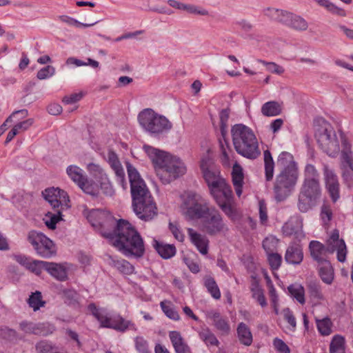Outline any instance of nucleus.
Instances as JSON below:
<instances>
[{"label": "nucleus", "mask_w": 353, "mask_h": 353, "mask_svg": "<svg viewBox=\"0 0 353 353\" xmlns=\"http://www.w3.org/2000/svg\"><path fill=\"white\" fill-rule=\"evenodd\" d=\"M113 227L112 232H103L102 235L127 257L141 258L145 254L144 242L139 232L128 221L119 219L115 224L113 219L108 220Z\"/></svg>", "instance_id": "obj_1"}, {"label": "nucleus", "mask_w": 353, "mask_h": 353, "mask_svg": "<svg viewBox=\"0 0 353 353\" xmlns=\"http://www.w3.org/2000/svg\"><path fill=\"white\" fill-rule=\"evenodd\" d=\"M143 149L152 161L163 183H169L185 174L186 168L179 157L148 145H144Z\"/></svg>", "instance_id": "obj_2"}, {"label": "nucleus", "mask_w": 353, "mask_h": 353, "mask_svg": "<svg viewBox=\"0 0 353 353\" xmlns=\"http://www.w3.org/2000/svg\"><path fill=\"white\" fill-rule=\"evenodd\" d=\"M322 194L320 174L312 164L305 165L303 181L298 194L297 208L301 212L305 213L319 203Z\"/></svg>", "instance_id": "obj_3"}, {"label": "nucleus", "mask_w": 353, "mask_h": 353, "mask_svg": "<svg viewBox=\"0 0 353 353\" xmlns=\"http://www.w3.org/2000/svg\"><path fill=\"white\" fill-rule=\"evenodd\" d=\"M210 195L223 212L232 221L239 219L235 208L234 196L231 186L219 174L206 182Z\"/></svg>", "instance_id": "obj_4"}, {"label": "nucleus", "mask_w": 353, "mask_h": 353, "mask_svg": "<svg viewBox=\"0 0 353 353\" xmlns=\"http://www.w3.org/2000/svg\"><path fill=\"white\" fill-rule=\"evenodd\" d=\"M232 143L236 152L242 157L255 159L261 154L257 138L248 126L238 123L231 128Z\"/></svg>", "instance_id": "obj_5"}, {"label": "nucleus", "mask_w": 353, "mask_h": 353, "mask_svg": "<svg viewBox=\"0 0 353 353\" xmlns=\"http://www.w3.org/2000/svg\"><path fill=\"white\" fill-rule=\"evenodd\" d=\"M132 206L136 215L149 221L157 215V208L145 182L130 188Z\"/></svg>", "instance_id": "obj_6"}, {"label": "nucleus", "mask_w": 353, "mask_h": 353, "mask_svg": "<svg viewBox=\"0 0 353 353\" xmlns=\"http://www.w3.org/2000/svg\"><path fill=\"white\" fill-rule=\"evenodd\" d=\"M88 309L100 323L101 327L110 328L120 332H125L128 330H137L136 325L132 321L125 319L119 314L110 315L106 308L99 307L94 303H90Z\"/></svg>", "instance_id": "obj_7"}, {"label": "nucleus", "mask_w": 353, "mask_h": 353, "mask_svg": "<svg viewBox=\"0 0 353 353\" xmlns=\"http://www.w3.org/2000/svg\"><path fill=\"white\" fill-rule=\"evenodd\" d=\"M299 178V171L295 163H291L276 176L274 184V198L277 202L285 201L294 190Z\"/></svg>", "instance_id": "obj_8"}, {"label": "nucleus", "mask_w": 353, "mask_h": 353, "mask_svg": "<svg viewBox=\"0 0 353 353\" xmlns=\"http://www.w3.org/2000/svg\"><path fill=\"white\" fill-rule=\"evenodd\" d=\"M138 121L141 127L150 134L158 136L169 131L172 125L165 117L154 112L151 108H145L138 114Z\"/></svg>", "instance_id": "obj_9"}, {"label": "nucleus", "mask_w": 353, "mask_h": 353, "mask_svg": "<svg viewBox=\"0 0 353 353\" xmlns=\"http://www.w3.org/2000/svg\"><path fill=\"white\" fill-rule=\"evenodd\" d=\"M315 137L321 150L330 157H336L340 150L336 132L331 125L324 119L316 130Z\"/></svg>", "instance_id": "obj_10"}, {"label": "nucleus", "mask_w": 353, "mask_h": 353, "mask_svg": "<svg viewBox=\"0 0 353 353\" xmlns=\"http://www.w3.org/2000/svg\"><path fill=\"white\" fill-rule=\"evenodd\" d=\"M27 239L39 256L48 259L56 255L55 244L42 232L31 230L28 234Z\"/></svg>", "instance_id": "obj_11"}, {"label": "nucleus", "mask_w": 353, "mask_h": 353, "mask_svg": "<svg viewBox=\"0 0 353 353\" xmlns=\"http://www.w3.org/2000/svg\"><path fill=\"white\" fill-rule=\"evenodd\" d=\"M183 203L186 209V215L191 219H204L211 210L208 203L199 194L194 192L186 193Z\"/></svg>", "instance_id": "obj_12"}, {"label": "nucleus", "mask_w": 353, "mask_h": 353, "mask_svg": "<svg viewBox=\"0 0 353 353\" xmlns=\"http://www.w3.org/2000/svg\"><path fill=\"white\" fill-rule=\"evenodd\" d=\"M202 227L203 230L210 236L225 234L229 230L228 225L222 215L214 208H211L203 219Z\"/></svg>", "instance_id": "obj_13"}, {"label": "nucleus", "mask_w": 353, "mask_h": 353, "mask_svg": "<svg viewBox=\"0 0 353 353\" xmlns=\"http://www.w3.org/2000/svg\"><path fill=\"white\" fill-rule=\"evenodd\" d=\"M325 247L328 254L337 252V260L344 262L346 259L347 248L343 239L339 238V230H334L326 241Z\"/></svg>", "instance_id": "obj_14"}, {"label": "nucleus", "mask_w": 353, "mask_h": 353, "mask_svg": "<svg viewBox=\"0 0 353 353\" xmlns=\"http://www.w3.org/2000/svg\"><path fill=\"white\" fill-rule=\"evenodd\" d=\"M323 175L325 188L334 203L340 197V185L336 174L326 164L323 165Z\"/></svg>", "instance_id": "obj_15"}, {"label": "nucleus", "mask_w": 353, "mask_h": 353, "mask_svg": "<svg viewBox=\"0 0 353 353\" xmlns=\"http://www.w3.org/2000/svg\"><path fill=\"white\" fill-rule=\"evenodd\" d=\"M42 194L44 199L51 205L54 210L59 209L63 203L69 201L67 193L59 188H47Z\"/></svg>", "instance_id": "obj_16"}, {"label": "nucleus", "mask_w": 353, "mask_h": 353, "mask_svg": "<svg viewBox=\"0 0 353 353\" xmlns=\"http://www.w3.org/2000/svg\"><path fill=\"white\" fill-rule=\"evenodd\" d=\"M107 161L114 172L117 182L125 189L127 185L125 174L117 154L114 151L109 150L107 154Z\"/></svg>", "instance_id": "obj_17"}, {"label": "nucleus", "mask_w": 353, "mask_h": 353, "mask_svg": "<svg viewBox=\"0 0 353 353\" xmlns=\"http://www.w3.org/2000/svg\"><path fill=\"white\" fill-rule=\"evenodd\" d=\"M200 168L205 182L221 174L219 169L209 154H205L201 158Z\"/></svg>", "instance_id": "obj_18"}, {"label": "nucleus", "mask_w": 353, "mask_h": 353, "mask_svg": "<svg viewBox=\"0 0 353 353\" xmlns=\"http://www.w3.org/2000/svg\"><path fill=\"white\" fill-rule=\"evenodd\" d=\"M341 168H350L353 172V152L351 145L343 134H341Z\"/></svg>", "instance_id": "obj_19"}, {"label": "nucleus", "mask_w": 353, "mask_h": 353, "mask_svg": "<svg viewBox=\"0 0 353 353\" xmlns=\"http://www.w3.org/2000/svg\"><path fill=\"white\" fill-rule=\"evenodd\" d=\"M264 14L272 20L289 27L293 13L283 10L268 8L264 10Z\"/></svg>", "instance_id": "obj_20"}, {"label": "nucleus", "mask_w": 353, "mask_h": 353, "mask_svg": "<svg viewBox=\"0 0 353 353\" xmlns=\"http://www.w3.org/2000/svg\"><path fill=\"white\" fill-rule=\"evenodd\" d=\"M312 259L317 263L327 261L326 254L327 253L325 245L319 241H311L308 245Z\"/></svg>", "instance_id": "obj_21"}, {"label": "nucleus", "mask_w": 353, "mask_h": 353, "mask_svg": "<svg viewBox=\"0 0 353 353\" xmlns=\"http://www.w3.org/2000/svg\"><path fill=\"white\" fill-rule=\"evenodd\" d=\"M188 234L191 242L196 246L199 252L205 255L208 252L209 240L206 236L196 232L192 228L188 229Z\"/></svg>", "instance_id": "obj_22"}, {"label": "nucleus", "mask_w": 353, "mask_h": 353, "mask_svg": "<svg viewBox=\"0 0 353 353\" xmlns=\"http://www.w3.org/2000/svg\"><path fill=\"white\" fill-rule=\"evenodd\" d=\"M303 260V252L301 245L298 244L290 245L286 250L285 261L292 265H299Z\"/></svg>", "instance_id": "obj_23"}, {"label": "nucleus", "mask_w": 353, "mask_h": 353, "mask_svg": "<svg viewBox=\"0 0 353 353\" xmlns=\"http://www.w3.org/2000/svg\"><path fill=\"white\" fill-rule=\"evenodd\" d=\"M206 316L213 321L214 327L223 334H228L230 330V325L225 318H223L216 310H210Z\"/></svg>", "instance_id": "obj_24"}, {"label": "nucleus", "mask_w": 353, "mask_h": 353, "mask_svg": "<svg viewBox=\"0 0 353 353\" xmlns=\"http://www.w3.org/2000/svg\"><path fill=\"white\" fill-rule=\"evenodd\" d=\"M170 340L176 353H191V350L178 331H170Z\"/></svg>", "instance_id": "obj_25"}, {"label": "nucleus", "mask_w": 353, "mask_h": 353, "mask_svg": "<svg viewBox=\"0 0 353 353\" xmlns=\"http://www.w3.org/2000/svg\"><path fill=\"white\" fill-rule=\"evenodd\" d=\"M20 329L26 334L47 336L48 330L46 325L43 323H34L32 322L22 321L19 324Z\"/></svg>", "instance_id": "obj_26"}, {"label": "nucleus", "mask_w": 353, "mask_h": 353, "mask_svg": "<svg viewBox=\"0 0 353 353\" xmlns=\"http://www.w3.org/2000/svg\"><path fill=\"white\" fill-rule=\"evenodd\" d=\"M318 273L322 281L331 285L334 279V268L329 260L318 263Z\"/></svg>", "instance_id": "obj_27"}, {"label": "nucleus", "mask_w": 353, "mask_h": 353, "mask_svg": "<svg viewBox=\"0 0 353 353\" xmlns=\"http://www.w3.org/2000/svg\"><path fill=\"white\" fill-rule=\"evenodd\" d=\"M231 174L236 194L239 197L242 194L244 174L242 167L238 163L234 164Z\"/></svg>", "instance_id": "obj_28"}, {"label": "nucleus", "mask_w": 353, "mask_h": 353, "mask_svg": "<svg viewBox=\"0 0 353 353\" xmlns=\"http://www.w3.org/2000/svg\"><path fill=\"white\" fill-rule=\"evenodd\" d=\"M219 150H220V161L222 165L225 167L230 166L231 157L233 152L230 146L228 141L226 140L225 137L219 139Z\"/></svg>", "instance_id": "obj_29"}, {"label": "nucleus", "mask_w": 353, "mask_h": 353, "mask_svg": "<svg viewBox=\"0 0 353 353\" xmlns=\"http://www.w3.org/2000/svg\"><path fill=\"white\" fill-rule=\"evenodd\" d=\"M46 270L52 276L59 281H65L68 279L66 268L60 263L48 262Z\"/></svg>", "instance_id": "obj_30"}, {"label": "nucleus", "mask_w": 353, "mask_h": 353, "mask_svg": "<svg viewBox=\"0 0 353 353\" xmlns=\"http://www.w3.org/2000/svg\"><path fill=\"white\" fill-rule=\"evenodd\" d=\"M237 337L239 342L245 345L250 346L252 343L253 337L250 327L244 323H239L236 328Z\"/></svg>", "instance_id": "obj_31"}, {"label": "nucleus", "mask_w": 353, "mask_h": 353, "mask_svg": "<svg viewBox=\"0 0 353 353\" xmlns=\"http://www.w3.org/2000/svg\"><path fill=\"white\" fill-rule=\"evenodd\" d=\"M168 3L170 6L176 8L178 10L186 11L190 14H196L200 15H207L208 11L203 9L200 10L198 7L191 5V4H185L177 1L176 0H168Z\"/></svg>", "instance_id": "obj_32"}, {"label": "nucleus", "mask_w": 353, "mask_h": 353, "mask_svg": "<svg viewBox=\"0 0 353 353\" xmlns=\"http://www.w3.org/2000/svg\"><path fill=\"white\" fill-rule=\"evenodd\" d=\"M153 246L163 259H170L176 254V248L174 245L165 244L154 240Z\"/></svg>", "instance_id": "obj_33"}, {"label": "nucleus", "mask_w": 353, "mask_h": 353, "mask_svg": "<svg viewBox=\"0 0 353 353\" xmlns=\"http://www.w3.org/2000/svg\"><path fill=\"white\" fill-rule=\"evenodd\" d=\"M66 173L78 186L82 184L83 181L85 182L87 179L83 170L74 165H69L66 169Z\"/></svg>", "instance_id": "obj_34"}, {"label": "nucleus", "mask_w": 353, "mask_h": 353, "mask_svg": "<svg viewBox=\"0 0 353 353\" xmlns=\"http://www.w3.org/2000/svg\"><path fill=\"white\" fill-rule=\"evenodd\" d=\"M306 286L311 298L317 301H323L325 299L322 292L321 285L317 280L308 281Z\"/></svg>", "instance_id": "obj_35"}, {"label": "nucleus", "mask_w": 353, "mask_h": 353, "mask_svg": "<svg viewBox=\"0 0 353 353\" xmlns=\"http://www.w3.org/2000/svg\"><path fill=\"white\" fill-rule=\"evenodd\" d=\"M250 291L252 292V297L256 300L262 307L267 306L268 303L264 296L263 290L257 281L255 280L252 282Z\"/></svg>", "instance_id": "obj_36"}, {"label": "nucleus", "mask_w": 353, "mask_h": 353, "mask_svg": "<svg viewBox=\"0 0 353 353\" xmlns=\"http://www.w3.org/2000/svg\"><path fill=\"white\" fill-rule=\"evenodd\" d=\"M281 106L274 101H268L261 107V113L265 117H274L280 114Z\"/></svg>", "instance_id": "obj_37"}, {"label": "nucleus", "mask_w": 353, "mask_h": 353, "mask_svg": "<svg viewBox=\"0 0 353 353\" xmlns=\"http://www.w3.org/2000/svg\"><path fill=\"white\" fill-rule=\"evenodd\" d=\"M265 164V174L267 181H270L273 179L274 163L272 154L268 150L263 152Z\"/></svg>", "instance_id": "obj_38"}, {"label": "nucleus", "mask_w": 353, "mask_h": 353, "mask_svg": "<svg viewBox=\"0 0 353 353\" xmlns=\"http://www.w3.org/2000/svg\"><path fill=\"white\" fill-rule=\"evenodd\" d=\"M317 330L322 336H328L332 332L333 323L329 317H325L323 319H315Z\"/></svg>", "instance_id": "obj_39"}, {"label": "nucleus", "mask_w": 353, "mask_h": 353, "mask_svg": "<svg viewBox=\"0 0 353 353\" xmlns=\"http://www.w3.org/2000/svg\"><path fill=\"white\" fill-rule=\"evenodd\" d=\"M288 290L290 295L299 303L301 304L305 303V289L301 284H292L288 288Z\"/></svg>", "instance_id": "obj_40"}, {"label": "nucleus", "mask_w": 353, "mask_h": 353, "mask_svg": "<svg viewBox=\"0 0 353 353\" xmlns=\"http://www.w3.org/2000/svg\"><path fill=\"white\" fill-rule=\"evenodd\" d=\"M204 285L207 288L208 292L214 299H220L221 296V292L214 278L212 276L205 277Z\"/></svg>", "instance_id": "obj_41"}, {"label": "nucleus", "mask_w": 353, "mask_h": 353, "mask_svg": "<svg viewBox=\"0 0 353 353\" xmlns=\"http://www.w3.org/2000/svg\"><path fill=\"white\" fill-rule=\"evenodd\" d=\"M199 336L207 345L218 346L219 344L215 335L208 327L202 328L199 332Z\"/></svg>", "instance_id": "obj_42"}, {"label": "nucleus", "mask_w": 353, "mask_h": 353, "mask_svg": "<svg viewBox=\"0 0 353 353\" xmlns=\"http://www.w3.org/2000/svg\"><path fill=\"white\" fill-rule=\"evenodd\" d=\"M268 241V239H265V241H263V247L267 251L268 260V262H269L271 269L273 270H276L280 268V266L281 265L282 256L281 254H279L278 253H269L268 252V251L267 250L268 249H267V246H266Z\"/></svg>", "instance_id": "obj_43"}, {"label": "nucleus", "mask_w": 353, "mask_h": 353, "mask_svg": "<svg viewBox=\"0 0 353 353\" xmlns=\"http://www.w3.org/2000/svg\"><path fill=\"white\" fill-rule=\"evenodd\" d=\"M112 265L121 273L130 275L134 271V268L125 259L112 260Z\"/></svg>", "instance_id": "obj_44"}, {"label": "nucleus", "mask_w": 353, "mask_h": 353, "mask_svg": "<svg viewBox=\"0 0 353 353\" xmlns=\"http://www.w3.org/2000/svg\"><path fill=\"white\" fill-rule=\"evenodd\" d=\"M127 171L130 183V188L141 184V183H144L137 170L129 163H127Z\"/></svg>", "instance_id": "obj_45"}, {"label": "nucleus", "mask_w": 353, "mask_h": 353, "mask_svg": "<svg viewBox=\"0 0 353 353\" xmlns=\"http://www.w3.org/2000/svg\"><path fill=\"white\" fill-rule=\"evenodd\" d=\"M289 27L298 31H305L308 28V23L301 16L293 14Z\"/></svg>", "instance_id": "obj_46"}, {"label": "nucleus", "mask_w": 353, "mask_h": 353, "mask_svg": "<svg viewBox=\"0 0 353 353\" xmlns=\"http://www.w3.org/2000/svg\"><path fill=\"white\" fill-rule=\"evenodd\" d=\"M61 219V211L60 209L55 210V213L48 212L45 219L46 225L50 230L56 228L57 223Z\"/></svg>", "instance_id": "obj_47"}, {"label": "nucleus", "mask_w": 353, "mask_h": 353, "mask_svg": "<svg viewBox=\"0 0 353 353\" xmlns=\"http://www.w3.org/2000/svg\"><path fill=\"white\" fill-rule=\"evenodd\" d=\"M28 303L29 306L33 308L34 311L39 310L40 307H43L46 303L45 301L42 300L41 293L39 291L31 294Z\"/></svg>", "instance_id": "obj_48"}, {"label": "nucleus", "mask_w": 353, "mask_h": 353, "mask_svg": "<svg viewBox=\"0 0 353 353\" xmlns=\"http://www.w3.org/2000/svg\"><path fill=\"white\" fill-rule=\"evenodd\" d=\"M319 5L325 7L329 12H330L332 14L341 16V17H345L346 16V12L341 8L331 3L328 0H315Z\"/></svg>", "instance_id": "obj_49"}, {"label": "nucleus", "mask_w": 353, "mask_h": 353, "mask_svg": "<svg viewBox=\"0 0 353 353\" xmlns=\"http://www.w3.org/2000/svg\"><path fill=\"white\" fill-rule=\"evenodd\" d=\"M88 171L96 179L103 180L107 179V175L104 172L103 169L97 163H90L87 165Z\"/></svg>", "instance_id": "obj_50"}, {"label": "nucleus", "mask_w": 353, "mask_h": 353, "mask_svg": "<svg viewBox=\"0 0 353 353\" xmlns=\"http://www.w3.org/2000/svg\"><path fill=\"white\" fill-rule=\"evenodd\" d=\"M160 306L164 314L170 319L179 321L180 316L179 313L174 310L171 303L168 301H161Z\"/></svg>", "instance_id": "obj_51"}, {"label": "nucleus", "mask_w": 353, "mask_h": 353, "mask_svg": "<svg viewBox=\"0 0 353 353\" xmlns=\"http://www.w3.org/2000/svg\"><path fill=\"white\" fill-rule=\"evenodd\" d=\"M64 302L69 305L75 306L78 304L79 295L74 290L67 289L63 291Z\"/></svg>", "instance_id": "obj_52"}, {"label": "nucleus", "mask_w": 353, "mask_h": 353, "mask_svg": "<svg viewBox=\"0 0 353 353\" xmlns=\"http://www.w3.org/2000/svg\"><path fill=\"white\" fill-rule=\"evenodd\" d=\"M48 261L32 259L28 267V270L37 275H40L43 270L46 269Z\"/></svg>", "instance_id": "obj_53"}, {"label": "nucleus", "mask_w": 353, "mask_h": 353, "mask_svg": "<svg viewBox=\"0 0 353 353\" xmlns=\"http://www.w3.org/2000/svg\"><path fill=\"white\" fill-rule=\"evenodd\" d=\"M59 19L62 22L65 23L69 26H74L76 27H83V28L91 27V26L95 25L96 23H97V22H98V21H95V22H93L91 23H84L79 22L77 20H76L75 19H73V18L66 16V15L60 16Z\"/></svg>", "instance_id": "obj_54"}, {"label": "nucleus", "mask_w": 353, "mask_h": 353, "mask_svg": "<svg viewBox=\"0 0 353 353\" xmlns=\"http://www.w3.org/2000/svg\"><path fill=\"white\" fill-rule=\"evenodd\" d=\"M345 350V339L341 335L336 334L333 336L330 345V351Z\"/></svg>", "instance_id": "obj_55"}, {"label": "nucleus", "mask_w": 353, "mask_h": 353, "mask_svg": "<svg viewBox=\"0 0 353 353\" xmlns=\"http://www.w3.org/2000/svg\"><path fill=\"white\" fill-rule=\"evenodd\" d=\"M135 348L139 353H150L148 341L143 336L134 339Z\"/></svg>", "instance_id": "obj_56"}, {"label": "nucleus", "mask_w": 353, "mask_h": 353, "mask_svg": "<svg viewBox=\"0 0 353 353\" xmlns=\"http://www.w3.org/2000/svg\"><path fill=\"white\" fill-rule=\"evenodd\" d=\"M321 219L324 224H327L332 218V210L330 205L323 203L321 208Z\"/></svg>", "instance_id": "obj_57"}, {"label": "nucleus", "mask_w": 353, "mask_h": 353, "mask_svg": "<svg viewBox=\"0 0 353 353\" xmlns=\"http://www.w3.org/2000/svg\"><path fill=\"white\" fill-rule=\"evenodd\" d=\"M220 128L222 137L226 135V128L228 127V121L229 119V110L223 109L221 111L220 114Z\"/></svg>", "instance_id": "obj_58"}, {"label": "nucleus", "mask_w": 353, "mask_h": 353, "mask_svg": "<svg viewBox=\"0 0 353 353\" xmlns=\"http://www.w3.org/2000/svg\"><path fill=\"white\" fill-rule=\"evenodd\" d=\"M55 73V68L52 65H47L40 69L37 74V77L39 80L46 79Z\"/></svg>", "instance_id": "obj_59"}, {"label": "nucleus", "mask_w": 353, "mask_h": 353, "mask_svg": "<svg viewBox=\"0 0 353 353\" xmlns=\"http://www.w3.org/2000/svg\"><path fill=\"white\" fill-rule=\"evenodd\" d=\"M85 194H90L93 197H96L98 196V191L97 188L94 187L93 183L90 182L88 179H85V181L83 182L79 186Z\"/></svg>", "instance_id": "obj_60"}, {"label": "nucleus", "mask_w": 353, "mask_h": 353, "mask_svg": "<svg viewBox=\"0 0 353 353\" xmlns=\"http://www.w3.org/2000/svg\"><path fill=\"white\" fill-rule=\"evenodd\" d=\"M273 346L279 353H290V349L288 345L281 339L274 338L273 339Z\"/></svg>", "instance_id": "obj_61"}, {"label": "nucleus", "mask_w": 353, "mask_h": 353, "mask_svg": "<svg viewBox=\"0 0 353 353\" xmlns=\"http://www.w3.org/2000/svg\"><path fill=\"white\" fill-rule=\"evenodd\" d=\"M277 163L285 168L287 165L295 163L293 161V157L290 153L282 152L278 157Z\"/></svg>", "instance_id": "obj_62"}, {"label": "nucleus", "mask_w": 353, "mask_h": 353, "mask_svg": "<svg viewBox=\"0 0 353 353\" xmlns=\"http://www.w3.org/2000/svg\"><path fill=\"white\" fill-rule=\"evenodd\" d=\"M169 229L174 238L180 242L184 241L185 236L176 223H169Z\"/></svg>", "instance_id": "obj_63"}, {"label": "nucleus", "mask_w": 353, "mask_h": 353, "mask_svg": "<svg viewBox=\"0 0 353 353\" xmlns=\"http://www.w3.org/2000/svg\"><path fill=\"white\" fill-rule=\"evenodd\" d=\"M100 186L102 192L105 195L111 196L114 194V190L112 187V185L108 179L101 180Z\"/></svg>", "instance_id": "obj_64"}]
</instances>
